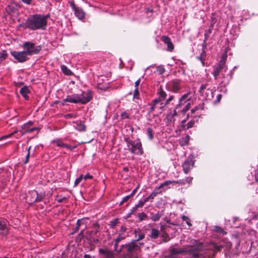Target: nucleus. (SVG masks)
<instances>
[{
	"label": "nucleus",
	"mask_w": 258,
	"mask_h": 258,
	"mask_svg": "<svg viewBox=\"0 0 258 258\" xmlns=\"http://www.w3.org/2000/svg\"><path fill=\"white\" fill-rule=\"evenodd\" d=\"M215 230L218 232H223V229L218 226L215 227Z\"/></svg>",
	"instance_id": "680f3d73"
},
{
	"label": "nucleus",
	"mask_w": 258,
	"mask_h": 258,
	"mask_svg": "<svg viewBox=\"0 0 258 258\" xmlns=\"http://www.w3.org/2000/svg\"><path fill=\"white\" fill-rule=\"evenodd\" d=\"M30 90L27 86L23 87L20 90V93L26 100L29 99L28 94L30 93Z\"/></svg>",
	"instance_id": "4be33fe9"
},
{
	"label": "nucleus",
	"mask_w": 258,
	"mask_h": 258,
	"mask_svg": "<svg viewBox=\"0 0 258 258\" xmlns=\"http://www.w3.org/2000/svg\"><path fill=\"white\" fill-rule=\"evenodd\" d=\"M159 106H160V104H159L158 103H155V100H154L153 101V105L150 107L149 112H152L154 110L155 108H156L157 107L160 108Z\"/></svg>",
	"instance_id": "72a5a7b5"
},
{
	"label": "nucleus",
	"mask_w": 258,
	"mask_h": 258,
	"mask_svg": "<svg viewBox=\"0 0 258 258\" xmlns=\"http://www.w3.org/2000/svg\"><path fill=\"white\" fill-rule=\"evenodd\" d=\"M69 4L74 11L75 15L79 19L82 20L84 18L85 14L81 8L76 7L72 1L69 2Z\"/></svg>",
	"instance_id": "9b49d317"
},
{
	"label": "nucleus",
	"mask_w": 258,
	"mask_h": 258,
	"mask_svg": "<svg viewBox=\"0 0 258 258\" xmlns=\"http://www.w3.org/2000/svg\"><path fill=\"white\" fill-rule=\"evenodd\" d=\"M126 237L124 233H119L117 237L115 239V241L116 243H119L120 241L124 239Z\"/></svg>",
	"instance_id": "473e14b6"
},
{
	"label": "nucleus",
	"mask_w": 258,
	"mask_h": 258,
	"mask_svg": "<svg viewBox=\"0 0 258 258\" xmlns=\"http://www.w3.org/2000/svg\"><path fill=\"white\" fill-rule=\"evenodd\" d=\"M132 197L130 196V195H128L124 197L122 199V200L120 203V205H122V204L124 202H126L129 200L130 199H131Z\"/></svg>",
	"instance_id": "a18cd8bd"
},
{
	"label": "nucleus",
	"mask_w": 258,
	"mask_h": 258,
	"mask_svg": "<svg viewBox=\"0 0 258 258\" xmlns=\"http://www.w3.org/2000/svg\"><path fill=\"white\" fill-rule=\"evenodd\" d=\"M17 132H18L17 130H15L13 133H11L10 134H8V135H6L5 136H3L1 138L2 139H6V138H8L11 137L12 135H13L15 134L16 133H17Z\"/></svg>",
	"instance_id": "864d4df0"
},
{
	"label": "nucleus",
	"mask_w": 258,
	"mask_h": 258,
	"mask_svg": "<svg viewBox=\"0 0 258 258\" xmlns=\"http://www.w3.org/2000/svg\"><path fill=\"white\" fill-rule=\"evenodd\" d=\"M127 150L132 153L142 155L143 153L142 144L140 140H131L125 139Z\"/></svg>",
	"instance_id": "20e7f679"
},
{
	"label": "nucleus",
	"mask_w": 258,
	"mask_h": 258,
	"mask_svg": "<svg viewBox=\"0 0 258 258\" xmlns=\"http://www.w3.org/2000/svg\"><path fill=\"white\" fill-rule=\"evenodd\" d=\"M120 116L122 119H125V118H129V115H128V113H127L125 111L121 113Z\"/></svg>",
	"instance_id": "603ef678"
},
{
	"label": "nucleus",
	"mask_w": 258,
	"mask_h": 258,
	"mask_svg": "<svg viewBox=\"0 0 258 258\" xmlns=\"http://www.w3.org/2000/svg\"><path fill=\"white\" fill-rule=\"evenodd\" d=\"M125 230H126V228L124 226H122L121 227L120 233H124Z\"/></svg>",
	"instance_id": "338daca9"
},
{
	"label": "nucleus",
	"mask_w": 258,
	"mask_h": 258,
	"mask_svg": "<svg viewBox=\"0 0 258 258\" xmlns=\"http://www.w3.org/2000/svg\"><path fill=\"white\" fill-rule=\"evenodd\" d=\"M147 134L149 140H152L153 139V132L151 128L148 127L147 130Z\"/></svg>",
	"instance_id": "7c9ffc66"
},
{
	"label": "nucleus",
	"mask_w": 258,
	"mask_h": 258,
	"mask_svg": "<svg viewBox=\"0 0 258 258\" xmlns=\"http://www.w3.org/2000/svg\"><path fill=\"white\" fill-rule=\"evenodd\" d=\"M226 57V56L223 55L222 59L219 62V63L214 67L213 74L215 80H217L218 78L219 75L222 72V70L224 69L225 70Z\"/></svg>",
	"instance_id": "6e6552de"
},
{
	"label": "nucleus",
	"mask_w": 258,
	"mask_h": 258,
	"mask_svg": "<svg viewBox=\"0 0 258 258\" xmlns=\"http://www.w3.org/2000/svg\"><path fill=\"white\" fill-rule=\"evenodd\" d=\"M145 203L146 202L144 200H140L136 205L138 208H141L144 205Z\"/></svg>",
	"instance_id": "3c124183"
},
{
	"label": "nucleus",
	"mask_w": 258,
	"mask_h": 258,
	"mask_svg": "<svg viewBox=\"0 0 258 258\" xmlns=\"http://www.w3.org/2000/svg\"><path fill=\"white\" fill-rule=\"evenodd\" d=\"M11 54L19 62H24L28 59L27 56L29 55L25 51H13L11 52Z\"/></svg>",
	"instance_id": "1a4fd4ad"
},
{
	"label": "nucleus",
	"mask_w": 258,
	"mask_h": 258,
	"mask_svg": "<svg viewBox=\"0 0 258 258\" xmlns=\"http://www.w3.org/2000/svg\"><path fill=\"white\" fill-rule=\"evenodd\" d=\"M74 127L78 131L81 132L84 131L86 128V126L83 122L81 121H77L74 122Z\"/></svg>",
	"instance_id": "5701e85b"
},
{
	"label": "nucleus",
	"mask_w": 258,
	"mask_h": 258,
	"mask_svg": "<svg viewBox=\"0 0 258 258\" xmlns=\"http://www.w3.org/2000/svg\"><path fill=\"white\" fill-rule=\"evenodd\" d=\"M37 200L36 201V202H40L44 198L45 194L44 192H40L39 194H38L37 192Z\"/></svg>",
	"instance_id": "e433bc0d"
},
{
	"label": "nucleus",
	"mask_w": 258,
	"mask_h": 258,
	"mask_svg": "<svg viewBox=\"0 0 258 258\" xmlns=\"http://www.w3.org/2000/svg\"><path fill=\"white\" fill-rule=\"evenodd\" d=\"M22 47L26 49L24 50L29 55H32L39 53L41 50V46L38 45L35 47V44L30 41H26L24 42Z\"/></svg>",
	"instance_id": "39448f33"
},
{
	"label": "nucleus",
	"mask_w": 258,
	"mask_h": 258,
	"mask_svg": "<svg viewBox=\"0 0 258 258\" xmlns=\"http://www.w3.org/2000/svg\"><path fill=\"white\" fill-rule=\"evenodd\" d=\"M8 54L7 52V51L5 50H3L1 52H0V64L5 60L8 57Z\"/></svg>",
	"instance_id": "c85d7f7f"
},
{
	"label": "nucleus",
	"mask_w": 258,
	"mask_h": 258,
	"mask_svg": "<svg viewBox=\"0 0 258 258\" xmlns=\"http://www.w3.org/2000/svg\"><path fill=\"white\" fill-rule=\"evenodd\" d=\"M161 40L167 46V50L168 51H172L174 49V45L171 41V39L166 36H163L161 37Z\"/></svg>",
	"instance_id": "f3484780"
},
{
	"label": "nucleus",
	"mask_w": 258,
	"mask_h": 258,
	"mask_svg": "<svg viewBox=\"0 0 258 258\" xmlns=\"http://www.w3.org/2000/svg\"><path fill=\"white\" fill-rule=\"evenodd\" d=\"M26 28L32 30L38 29L45 30L46 22L44 19L41 18V15L35 14L29 17L25 23Z\"/></svg>",
	"instance_id": "f257e3e1"
},
{
	"label": "nucleus",
	"mask_w": 258,
	"mask_h": 258,
	"mask_svg": "<svg viewBox=\"0 0 258 258\" xmlns=\"http://www.w3.org/2000/svg\"><path fill=\"white\" fill-rule=\"evenodd\" d=\"M33 122L31 121H28L27 123L23 124L21 126V130L20 131L22 135V131H26L33 124Z\"/></svg>",
	"instance_id": "bb28decb"
},
{
	"label": "nucleus",
	"mask_w": 258,
	"mask_h": 258,
	"mask_svg": "<svg viewBox=\"0 0 258 258\" xmlns=\"http://www.w3.org/2000/svg\"><path fill=\"white\" fill-rule=\"evenodd\" d=\"M168 88L172 91L177 92L180 87L179 83L177 81H173L167 84Z\"/></svg>",
	"instance_id": "a211bd4d"
},
{
	"label": "nucleus",
	"mask_w": 258,
	"mask_h": 258,
	"mask_svg": "<svg viewBox=\"0 0 258 258\" xmlns=\"http://www.w3.org/2000/svg\"><path fill=\"white\" fill-rule=\"evenodd\" d=\"M156 71L159 75H161L164 73L165 69L163 66H159L157 67Z\"/></svg>",
	"instance_id": "ea45409f"
},
{
	"label": "nucleus",
	"mask_w": 258,
	"mask_h": 258,
	"mask_svg": "<svg viewBox=\"0 0 258 258\" xmlns=\"http://www.w3.org/2000/svg\"><path fill=\"white\" fill-rule=\"evenodd\" d=\"M181 112L179 111V109H176V106L175 109L169 113L167 116L166 118L170 122H174L175 121L174 117L177 116L178 112Z\"/></svg>",
	"instance_id": "6ab92c4d"
},
{
	"label": "nucleus",
	"mask_w": 258,
	"mask_h": 258,
	"mask_svg": "<svg viewBox=\"0 0 258 258\" xmlns=\"http://www.w3.org/2000/svg\"><path fill=\"white\" fill-rule=\"evenodd\" d=\"M36 127H32V128H29L26 131H22V135H25L28 133H32L34 132V131L36 130Z\"/></svg>",
	"instance_id": "c03bdc74"
},
{
	"label": "nucleus",
	"mask_w": 258,
	"mask_h": 258,
	"mask_svg": "<svg viewBox=\"0 0 258 258\" xmlns=\"http://www.w3.org/2000/svg\"><path fill=\"white\" fill-rule=\"evenodd\" d=\"M122 247H124V249H125L128 253L137 252L140 250V246L136 241L122 245Z\"/></svg>",
	"instance_id": "9d476101"
},
{
	"label": "nucleus",
	"mask_w": 258,
	"mask_h": 258,
	"mask_svg": "<svg viewBox=\"0 0 258 258\" xmlns=\"http://www.w3.org/2000/svg\"><path fill=\"white\" fill-rule=\"evenodd\" d=\"M173 98L174 96H171L166 100V101L164 103L161 102L160 103V108H162L165 105H168L170 103V102L173 99Z\"/></svg>",
	"instance_id": "c756f323"
},
{
	"label": "nucleus",
	"mask_w": 258,
	"mask_h": 258,
	"mask_svg": "<svg viewBox=\"0 0 258 258\" xmlns=\"http://www.w3.org/2000/svg\"><path fill=\"white\" fill-rule=\"evenodd\" d=\"M139 98V92L138 91V88L135 89L134 93V98L138 99Z\"/></svg>",
	"instance_id": "de8ad7c7"
},
{
	"label": "nucleus",
	"mask_w": 258,
	"mask_h": 258,
	"mask_svg": "<svg viewBox=\"0 0 258 258\" xmlns=\"http://www.w3.org/2000/svg\"><path fill=\"white\" fill-rule=\"evenodd\" d=\"M195 123V121L194 120H190L187 123V127L186 129H188L189 128L192 127L194 124Z\"/></svg>",
	"instance_id": "8fccbe9b"
},
{
	"label": "nucleus",
	"mask_w": 258,
	"mask_h": 258,
	"mask_svg": "<svg viewBox=\"0 0 258 258\" xmlns=\"http://www.w3.org/2000/svg\"><path fill=\"white\" fill-rule=\"evenodd\" d=\"M49 16H50L49 14H47V15H44V16L41 15V18H42L43 19H44L45 21L47 23V19L49 17Z\"/></svg>",
	"instance_id": "0e129e2a"
},
{
	"label": "nucleus",
	"mask_w": 258,
	"mask_h": 258,
	"mask_svg": "<svg viewBox=\"0 0 258 258\" xmlns=\"http://www.w3.org/2000/svg\"><path fill=\"white\" fill-rule=\"evenodd\" d=\"M31 147L29 146L28 148H27L26 149L27 153V154L26 155L25 160L24 161V163L25 164H27L28 163L29 159V157H30V150L31 149Z\"/></svg>",
	"instance_id": "f704fd0d"
},
{
	"label": "nucleus",
	"mask_w": 258,
	"mask_h": 258,
	"mask_svg": "<svg viewBox=\"0 0 258 258\" xmlns=\"http://www.w3.org/2000/svg\"><path fill=\"white\" fill-rule=\"evenodd\" d=\"M207 57V54L205 50V46H203L202 49V52L201 53L200 56H198L197 57V58L201 61L203 66H206L205 61Z\"/></svg>",
	"instance_id": "412c9836"
},
{
	"label": "nucleus",
	"mask_w": 258,
	"mask_h": 258,
	"mask_svg": "<svg viewBox=\"0 0 258 258\" xmlns=\"http://www.w3.org/2000/svg\"><path fill=\"white\" fill-rule=\"evenodd\" d=\"M157 94L158 95V97L155 99V103H158L160 104V102L164 100L167 96V94L166 92L162 89V87H160L157 91Z\"/></svg>",
	"instance_id": "dca6fc26"
},
{
	"label": "nucleus",
	"mask_w": 258,
	"mask_h": 258,
	"mask_svg": "<svg viewBox=\"0 0 258 258\" xmlns=\"http://www.w3.org/2000/svg\"><path fill=\"white\" fill-rule=\"evenodd\" d=\"M135 236L136 238V239L135 240V241H136V242L140 241L145 238V235L144 233L140 230H139V231L135 230Z\"/></svg>",
	"instance_id": "393cba45"
},
{
	"label": "nucleus",
	"mask_w": 258,
	"mask_h": 258,
	"mask_svg": "<svg viewBox=\"0 0 258 258\" xmlns=\"http://www.w3.org/2000/svg\"><path fill=\"white\" fill-rule=\"evenodd\" d=\"M206 84H202L200 88L199 92L201 93V94L203 96L204 95L205 92L206 91Z\"/></svg>",
	"instance_id": "58836bf2"
},
{
	"label": "nucleus",
	"mask_w": 258,
	"mask_h": 258,
	"mask_svg": "<svg viewBox=\"0 0 258 258\" xmlns=\"http://www.w3.org/2000/svg\"><path fill=\"white\" fill-rule=\"evenodd\" d=\"M53 143L58 147H62L64 146V144L63 143L62 140L60 139L55 140L53 141Z\"/></svg>",
	"instance_id": "2f4dec72"
},
{
	"label": "nucleus",
	"mask_w": 258,
	"mask_h": 258,
	"mask_svg": "<svg viewBox=\"0 0 258 258\" xmlns=\"http://www.w3.org/2000/svg\"><path fill=\"white\" fill-rule=\"evenodd\" d=\"M231 245L232 244L229 241L226 242L224 246L222 244H217L215 243L211 242L208 246V249H210L213 253H216L218 251H220L224 247H225V249L228 250L231 247ZM214 255V253H213L211 257H213Z\"/></svg>",
	"instance_id": "0eeeda50"
},
{
	"label": "nucleus",
	"mask_w": 258,
	"mask_h": 258,
	"mask_svg": "<svg viewBox=\"0 0 258 258\" xmlns=\"http://www.w3.org/2000/svg\"><path fill=\"white\" fill-rule=\"evenodd\" d=\"M83 177L85 180H86L88 179H91L92 178V176L90 175L89 173H87Z\"/></svg>",
	"instance_id": "4d7b16f0"
},
{
	"label": "nucleus",
	"mask_w": 258,
	"mask_h": 258,
	"mask_svg": "<svg viewBox=\"0 0 258 258\" xmlns=\"http://www.w3.org/2000/svg\"><path fill=\"white\" fill-rule=\"evenodd\" d=\"M139 208L136 205L132 209L131 211V214H134L135 212L137 211Z\"/></svg>",
	"instance_id": "5fc2aeb1"
},
{
	"label": "nucleus",
	"mask_w": 258,
	"mask_h": 258,
	"mask_svg": "<svg viewBox=\"0 0 258 258\" xmlns=\"http://www.w3.org/2000/svg\"><path fill=\"white\" fill-rule=\"evenodd\" d=\"M17 6L14 4H11L6 8V11L9 14L14 13L17 10Z\"/></svg>",
	"instance_id": "b1692460"
},
{
	"label": "nucleus",
	"mask_w": 258,
	"mask_h": 258,
	"mask_svg": "<svg viewBox=\"0 0 258 258\" xmlns=\"http://www.w3.org/2000/svg\"><path fill=\"white\" fill-rule=\"evenodd\" d=\"M221 98H222V95L221 94H219L217 95V100L218 102H219L220 101V100L221 99Z\"/></svg>",
	"instance_id": "774afa93"
},
{
	"label": "nucleus",
	"mask_w": 258,
	"mask_h": 258,
	"mask_svg": "<svg viewBox=\"0 0 258 258\" xmlns=\"http://www.w3.org/2000/svg\"><path fill=\"white\" fill-rule=\"evenodd\" d=\"M87 218H82V219L78 220L77 222H78L79 223V224H80V225H85V226H86L87 224Z\"/></svg>",
	"instance_id": "a19ab883"
},
{
	"label": "nucleus",
	"mask_w": 258,
	"mask_h": 258,
	"mask_svg": "<svg viewBox=\"0 0 258 258\" xmlns=\"http://www.w3.org/2000/svg\"><path fill=\"white\" fill-rule=\"evenodd\" d=\"M211 26L212 27H213L214 25L215 24V23L216 22V17H215V16L214 15V14H212V16H211Z\"/></svg>",
	"instance_id": "49530a36"
},
{
	"label": "nucleus",
	"mask_w": 258,
	"mask_h": 258,
	"mask_svg": "<svg viewBox=\"0 0 258 258\" xmlns=\"http://www.w3.org/2000/svg\"><path fill=\"white\" fill-rule=\"evenodd\" d=\"M22 3L26 5H29L31 4L32 0H21Z\"/></svg>",
	"instance_id": "6e6d98bb"
},
{
	"label": "nucleus",
	"mask_w": 258,
	"mask_h": 258,
	"mask_svg": "<svg viewBox=\"0 0 258 258\" xmlns=\"http://www.w3.org/2000/svg\"><path fill=\"white\" fill-rule=\"evenodd\" d=\"M118 223V219H116L110 222L109 225L111 228H114Z\"/></svg>",
	"instance_id": "79ce46f5"
},
{
	"label": "nucleus",
	"mask_w": 258,
	"mask_h": 258,
	"mask_svg": "<svg viewBox=\"0 0 258 258\" xmlns=\"http://www.w3.org/2000/svg\"><path fill=\"white\" fill-rule=\"evenodd\" d=\"M0 230L2 231L0 232V235L6 236L8 234L9 229L7 220L0 218Z\"/></svg>",
	"instance_id": "f8f14e48"
},
{
	"label": "nucleus",
	"mask_w": 258,
	"mask_h": 258,
	"mask_svg": "<svg viewBox=\"0 0 258 258\" xmlns=\"http://www.w3.org/2000/svg\"><path fill=\"white\" fill-rule=\"evenodd\" d=\"M92 98V93L90 90H87L82 92L81 95L72 94L69 95L66 98V102L82 104H86L89 102Z\"/></svg>",
	"instance_id": "f03ea898"
},
{
	"label": "nucleus",
	"mask_w": 258,
	"mask_h": 258,
	"mask_svg": "<svg viewBox=\"0 0 258 258\" xmlns=\"http://www.w3.org/2000/svg\"><path fill=\"white\" fill-rule=\"evenodd\" d=\"M160 218H161V215L159 213V212L156 213L155 214L153 213H151L150 219L153 221H158Z\"/></svg>",
	"instance_id": "cd10ccee"
},
{
	"label": "nucleus",
	"mask_w": 258,
	"mask_h": 258,
	"mask_svg": "<svg viewBox=\"0 0 258 258\" xmlns=\"http://www.w3.org/2000/svg\"><path fill=\"white\" fill-rule=\"evenodd\" d=\"M160 234V232L158 229L152 228L151 229L150 233L148 235V237L152 240H155L159 237Z\"/></svg>",
	"instance_id": "aec40b11"
},
{
	"label": "nucleus",
	"mask_w": 258,
	"mask_h": 258,
	"mask_svg": "<svg viewBox=\"0 0 258 258\" xmlns=\"http://www.w3.org/2000/svg\"><path fill=\"white\" fill-rule=\"evenodd\" d=\"M80 226L81 225L80 224H79V223L78 222H77L76 226V227L75 228V230H74L73 232H76L78 231L79 230V228H80Z\"/></svg>",
	"instance_id": "052dcab7"
},
{
	"label": "nucleus",
	"mask_w": 258,
	"mask_h": 258,
	"mask_svg": "<svg viewBox=\"0 0 258 258\" xmlns=\"http://www.w3.org/2000/svg\"><path fill=\"white\" fill-rule=\"evenodd\" d=\"M78 237L79 238L81 239L82 238H83L84 237V230H82L80 233L79 234V235H78Z\"/></svg>",
	"instance_id": "13d9d810"
},
{
	"label": "nucleus",
	"mask_w": 258,
	"mask_h": 258,
	"mask_svg": "<svg viewBox=\"0 0 258 258\" xmlns=\"http://www.w3.org/2000/svg\"><path fill=\"white\" fill-rule=\"evenodd\" d=\"M189 136H186V138H185L184 139V143L185 144H188V142L189 141Z\"/></svg>",
	"instance_id": "69168bd1"
},
{
	"label": "nucleus",
	"mask_w": 258,
	"mask_h": 258,
	"mask_svg": "<svg viewBox=\"0 0 258 258\" xmlns=\"http://www.w3.org/2000/svg\"><path fill=\"white\" fill-rule=\"evenodd\" d=\"M141 82V79L139 78L138 80L135 82V87L136 88H138V86L139 85Z\"/></svg>",
	"instance_id": "e2e57ef3"
},
{
	"label": "nucleus",
	"mask_w": 258,
	"mask_h": 258,
	"mask_svg": "<svg viewBox=\"0 0 258 258\" xmlns=\"http://www.w3.org/2000/svg\"><path fill=\"white\" fill-rule=\"evenodd\" d=\"M75 115H76L75 114H74V113L66 114V119L74 117Z\"/></svg>",
	"instance_id": "bf43d9fd"
},
{
	"label": "nucleus",
	"mask_w": 258,
	"mask_h": 258,
	"mask_svg": "<svg viewBox=\"0 0 258 258\" xmlns=\"http://www.w3.org/2000/svg\"><path fill=\"white\" fill-rule=\"evenodd\" d=\"M118 243H116V241H115V244H114V250L115 251H118V252H120L121 250H123L124 247H122V245L121 247L119 249H118L117 246H118Z\"/></svg>",
	"instance_id": "09e8293b"
},
{
	"label": "nucleus",
	"mask_w": 258,
	"mask_h": 258,
	"mask_svg": "<svg viewBox=\"0 0 258 258\" xmlns=\"http://www.w3.org/2000/svg\"><path fill=\"white\" fill-rule=\"evenodd\" d=\"M193 96L194 94L190 91L182 95L179 98L176 109H179V111H181L182 113H185L193 103Z\"/></svg>",
	"instance_id": "7ed1b4c3"
},
{
	"label": "nucleus",
	"mask_w": 258,
	"mask_h": 258,
	"mask_svg": "<svg viewBox=\"0 0 258 258\" xmlns=\"http://www.w3.org/2000/svg\"><path fill=\"white\" fill-rule=\"evenodd\" d=\"M213 92L212 90L207 89L205 92L204 95L207 99L210 100L213 98Z\"/></svg>",
	"instance_id": "a878e982"
},
{
	"label": "nucleus",
	"mask_w": 258,
	"mask_h": 258,
	"mask_svg": "<svg viewBox=\"0 0 258 258\" xmlns=\"http://www.w3.org/2000/svg\"><path fill=\"white\" fill-rule=\"evenodd\" d=\"M66 76H69L71 77V78L67 79L66 78V80H68V81H70L69 84L71 86V90L73 89V88H75L74 86V80L77 78L76 76L74 75V74L70 70L68 69L67 67H66Z\"/></svg>",
	"instance_id": "4468645a"
},
{
	"label": "nucleus",
	"mask_w": 258,
	"mask_h": 258,
	"mask_svg": "<svg viewBox=\"0 0 258 258\" xmlns=\"http://www.w3.org/2000/svg\"><path fill=\"white\" fill-rule=\"evenodd\" d=\"M182 221H185L186 223V224L188 226H192V224L190 222V219H189V218L186 216H182Z\"/></svg>",
	"instance_id": "4c0bfd02"
},
{
	"label": "nucleus",
	"mask_w": 258,
	"mask_h": 258,
	"mask_svg": "<svg viewBox=\"0 0 258 258\" xmlns=\"http://www.w3.org/2000/svg\"><path fill=\"white\" fill-rule=\"evenodd\" d=\"M161 237H162V240L164 242H167L169 240V235L166 233L162 234Z\"/></svg>",
	"instance_id": "37998d69"
},
{
	"label": "nucleus",
	"mask_w": 258,
	"mask_h": 258,
	"mask_svg": "<svg viewBox=\"0 0 258 258\" xmlns=\"http://www.w3.org/2000/svg\"><path fill=\"white\" fill-rule=\"evenodd\" d=\"M37 191L33 190L29 191L27 195L26 200L28 203L32 204L36 202L37 200Z\"/></svg>",
	"instance_id": "2eb2a0df"
},
{
	"label": "nucleus",
	"mask_w": 258,
	"mask_h": 258,
	"mask_svg": "<svg viewBox=\"0 0 258 258\" xmlns=\"http://www.w3.org/2000/svg\"><path fill=\"white\" fill-rule=\"evenodd\" d=\"M195 161L191 158H188L182 164L184 172L188 173L190 170L194 167Z\"/></svg>",
	"instance_id": "ddd939ff"
},
{
	"label": "nucleus",
	"mask_w": 258,
	"mask_h": 258,
	"mask_svg": "<svg viewBox=\"0 0 258 258\" xmlns=\"http://www.w3.org/2000/svg\"><path fill=\"white\" fill-rule=\"evenodd\" d=\"M147 214L144 212L140 213L138 215V218L140 221L146 220L147 219Z\"/></svg>",
	"instance_id": "c9c22d12"
},
{
	"label": "nucleus",
	"mask_w": 258,
	"mask_h": 258,
	"mask_svg": "<svg viewBox=\"0 0 258 258\" xmlns=\"http://www.w3.org/2000/svg\"><path fill=\"white\" fill-rule=\"evenodd\" d=\"M172 183H183V182H181V181H170V180L165 181L164 182L161 183L159 186H156L155 188L154 191L153 192H152L148 197L145 198L144 200H145L146 203L148 201H149V200H153L155 198V197L156 196V195L157 194H158L159 193H160L161 192V191H158L160 189L163 188L165 186H168V185H169L170 184H171Z\"/></svg>",
	"instance_id": "423d86ee"
}]
</instances>
